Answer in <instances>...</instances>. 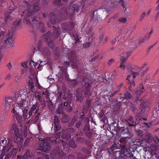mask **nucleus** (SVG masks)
Here are the masks:
<instances>
[{
  "label": "nucleus",
  "mask_w": 159,
  "mask_h": 159,
  "mask_svg": "<svg viewBox=\"0 0 159 159\" xmlns=\"http://www.w3.org/2000/svg\"><path fill=\"white\" fill-rule=\"evenodd\" d=\"M135 132L136 134L138 136L141 137L143 135V131L140 129H135Z\"/></svg>",
  "instance_id": "603ef678"
},
{
  "label": "nucleus",
  "mask_w": 159,
  "mask_h": 159,
  "mask_svg": "<svg viewBox=\"0 0 159 159\" xmlns=\"http://www.w3.org/2000/svg\"><path fill=\"white\" fill-rule=\"evenodd\" d=\"M28 84L29 86V89H30V90H32L34 88V82L32 79H30L29 81Z\"/></svg>",
  "instance_id": "a19ab883"
},
{
  "label": "nucleus",
  "mask_w": 159,
  "mask_h": 159,
  "mask_svg": "<svg viewBox=\"0 0 159 159\" xmlns=\"http://www.w3.org/2000/svg\"><path fill=\"white\" fill-rule=\"evenodd\" d=\"M97 11L96 10L94 11L93 12L92 11V15L91 16L90 19L92 21H94L95 22H97L98 18H99V16L96 14V15H94L95 12Z\"/></svg>",
  "instance_id": "c756f323"
},
{
  "label": "nucleus",
  "mask_w": 159,
  "mask_h": 159,
  "mask_svg": "<svg viewBox=\"0 0 159 159\" xmlns=\"http://www.w3.org/2000/svg\"><path fill=\"white\" fill-rule=\"evenodd\" d=\"M61 121L62 123H66L69 122L70 118L69 116H66V117H63L61 118Z\"/></svg>",
  "instance_id": "a18cd8bd"
},
{
  "label": "nucleus",
  "mask_w": 159,
  "mask_h": 159,
  "mask_svg": "<svg viewBox=\"0 0 159 159\" xmlns=\"http://www.w3.org/2000/svg\"><path fill=\"white\" fill-rule=\"evenodd\" d=\"M89 127L85 126L83 128V130L85 132L86 136L89 139H90L92 137V132L90 130Z\"/></svg>",
  "instance_id": "4be33fe9"
},
{
  "label": "nucleus",
  "mask_w": 159,
  "mask_h": 159,
  "mask_svg": "<svg viewBox=\"0 0 159 159\" xmlns=\"http://www.w3.org/2000/svg\"><path fill=\"white\" fill-rule=\"evenodd\" d=\"M83 124V123L81 121L79 120L75 124V127L77 128L81 127L82 126V125Z\"/></svg>",
  "instance_id": "13d9d810"
},
{
  "label": "nucleus",
  "mask_w": 159,
  "mask_h": 159,
  "mask_svg": "<svg viewBox=\"0 0 159 159\" xmlns=\"http://www.w3.org/2000/svg\"><path fill=\"white\" fill-rule=\"evenodd\" d=\"M12 105L3 103V113L5 115H7V113L9 111Z\"/></svg>",
  "instance_id": "bb28decb"
},
{
  "label": "nucleus",
  "mask_w": 159,
  "mask_h": 159,
  "mask_svg": "<svg viewBox=\"0 0 159 159\" xmlns=\"http://www.w3.org/2000/svg\"><path fill=\"white\" fill-rule=\"evenodd\" d=\"M91 43L90 42H85L84 43L83 46L84 48H87L89 47L90 46V44Z\"/></svg>",
  "instance_id": "338daca9"
},
{
  "label": "nucleus",
  "mask_w": 159,
  "mask_h": 159,
  "mask_svg": "<svg viewBox=\"0 0 159 159\" xmlns=\"http://www.w3.org/2000/svg\"><path fill=\"white\" fill-rule=\"evenodd\" d=\"M43 52V54L47 56L50 55L51 54L50 52L48 47H45Z\"/></svg>",
  "instance_id": "8fccbe9b"
},
{
  "label": "nucleus",
  "mask_w": 159,
  "mask_h": 159,
  "mask_svg": "<svg viewBox=\"0 0 159 159\" xmlns=\"http://www.w3.org/2000/svg\"><path fill=\"white\" fill-rule=\"evenodd\" d=\"M17 149L14 147L11 148L10 146H4L0 156V159H13L17 154L16 150Z\"/></svg>",
  "instance_id": "f03ea898"
},
{
  "label": "nucleus",
  "mask_w": 159,
  "mask_h": 159,
  "mask_svg": "<svg viewBox=\"0 0 159 159\" xmlns=\"http://www.w3.org/2000/svg\"><path fill=\"white\" fill-rule=\"evenodd\" d=\"M10 132L12 134L11 136L12 139L16 136L18 135H22V130L21 129H19L18 126L15 124H13L12 125V129H11Z\"/></svg>",
  "instance_id": "1a4fd4ad"
},
{
  "label": "nucleus",
  "mask_w": 159,
  "mask_h": 159,
  "mask_svg": "<svg viewBox=\"0 0 159 159\" xmlns=\"http://www.w3.org/2000/svg\"><path fill=\"white\" fill-rule=\"evenodd\" d=\"M119 145L120 144L118 142L117 144H116V143L114 142L113 144L111 146L109 149H110L111 150L113 151L114 150V148H118L120 149V148Z\"/></svg>",
  "instance_id": "37998d69"
},
{
  "label": "nucleus",
  "mask_w": 159,
  "mask_h": 159,
  "mask_svg": "<svg viewBox=\"0 0 159 159\" xmlns=\"http://www.w3.org/2000/svg\"><path fill=\"white\" fill-rule=\"evenodd\" d=\"M48 106L50 110H52L53 108V103L51 101H50L48 102Z\"/></svg>",
  "instance_id": "e2e57ef3"
},
{
  "label": "nucleus",
  "mask_w": 159,
  "mask_h": 159,
  "mask_svg": "<svg viewBox=\"0 0 159 159\" xmlns=\"http://www.w3.org/2000/svg\"><path fill=\"white\" fill-rule=\"evenodd\" d=\"M140 88L139 90H137L136 91L135 94L137 97H139L140 94L143 92L144 90V88L143 86H140Z\"/></svg>",
  "instance_id": "4c0bfd02"
},
{
  "label": "nucleus",
  "mask_w": 159,
  "mask_h": 159,
  "mask_svg": "<svg viewBox=\"0 0 159 159\" xmlns=\"http://www.w3.org/2000/svg\"><path fill=\"white\" fill-rule=\"evenodd\" d=\"M15 98L14 97H7L5 98L4 103L13 105V102L14 101Z\"/></svg>",
  "instance_id": "c85d7f7f"
},
{
  "label": "nucleus",
  "mask_w": 159,
  "mask_h": 159,
  "mask_svg": "<svg viewBox=\"0 0 159 159\" xmlns=\"http://www.w3.org/2000/svg\"><path fill=\"white\" fill-rule=\"evenodd\" d=\"M52 153L55 156H58L60 157H62L65 154L64 151L61 149L59 147H56L53 149Z\"/></svg>",
  "instance_id": "f8f14e48"
},
{
  "label": "nucleus",
  "mask_w": 159,
  "mask_h": 159,
  "mask_svg": "<svg viewBox=\"0 0 159 159\" xmlns=\"http://www.w3.org/2000/svg\"><path fill=\"white\" fill-rule=\"evenodd\" d=\"M12 140L15 143H17L18 142L21 143L23 140V138L21 136V135H18V136L14 137Z\"/></svg>",
  "instance_id": "72a5a7b5"
},
{
  "label": "nucleus",
  "mask_w": 159,
  "mask_h": 159,
  "mask_svg": "<svg viewBox=\"0 0 159 159\" xmlns=\"http://www.w3.org/2000/svg\"><path fill=\"white\" fill-rule=\"evenodd\" d=\"M159 147L154 143V144H151L150 145V148L152 151H155L157 150V147Z\"/></svg>",
  "instance_id": "6e6d98bb"
},
{
  "label": "nucleus",
  "mask_w": 159,
  "mask_h": 159,
  "mask_svg": "<svg viewBox=\"0 0 159 159\" xmlns=\"http://www.w3.org/2000/svg\"><path fill=\"white\" fill-rule=\"evenodd\" d=\"M77 118L76 116H74L72 119L70 124L69 125V126H72L77 121Z\"/></svg>",
  "instance_id": "09e8293b"
},
{
  "label": "nucleus",
  "mask_w": 159,
  "mask_h": 159,
  "mask_svg": "<svg viewBox=\"0 0 159 159\" xmlns=\"http://www.w3.org/2000/svg\"><path fill=\"white\" fill-rule=\"evenodd\" d=\"M91 87V83L87 82L85 83L83 88L87 89H89V90H90Z\"/></svg>",
  "instance_id": "864d4df0"
},
{
  "label": "nucleus",
  "mask_w": 159,
  "mask_h": 159,
  "mask_svg": "<svg viewBox=\"0 0 159 159\" xmlns=\"http://www.w3.org/2000/svg\"><path fill=\"white\" fill-rule=\"evenodd\" d=\"M15 34L14 32H11V36H10V32H9V33L7 34V35L5 36V39L3 41V44L6 46H8V43H9L10 44H11L13 42L14 39V35Z\"/></svg>",
  "instance_id": "9d476101"
},
{
  "label": "nucleus",
  "mask_w": 159,
  "mask_h": 159,
  "mask_svg": "<svg viewBox=\"0 0 159 159\" xmlns=\"http://www.w3.org/2000/svg\"><path fill=\"white\" fill-rule=\"evenodd\" d=\"M54 121L52 123V125L54 126V129L55 132L57 131H59L56 133L54 135V137L56 138H60L61 135V125L60 124V120L57 116H55L54 117Z\"/></svg>",
  "instance_id": "39448f33"
},
{
  "label": "nucleus",
  "mask_w": 159,
  "mask_h": 159,
  "mask_svg": "<svg viewBox=\"0 0 159 159\" xmlns=\"http://www.w3.org/2000/svg\"><path fill=\"white\" fill-rule=\"evenodd\" d=\"M2 138H0V143L2 146H10L11 148L13 147V145L11 144H9L10 142V139H7L8 140H7L5 139H1Z\"/></svg>",
  "instance_id": "5701e85b"
},
{
  "label": "nucleus",
  "mask_w": 159,
  "mask_h": 159,
  "mask_svg": "<svg viewBox=\"0 0 159 159\" xmlns=\"http://www.w3.org/2000/svg\"><path fill=\"white\" fill-rule=\"evenodd\" d=\"M132 97V95L130 93L126 92L124 94L123 99L128 100L131 99Z\"/></svg>",
  "instance_id": "ea45409f"
},
{
  "label": "nucleus",
  "mask_w": 159,
  "mask_h": 159,
  "mask_svg": "<svg viewBox=\"0 0 159 159\" xmlns=\"http://www.w3.org/2000/svg\"><path fill=\"white\" fill-rule=\"evenodd\" d=\"M104 114V112L103 111H101L98 113V116L100 119H103V116Z\"/></svg>",
  "instance_id": "680f3d73"
},
{
  "label": "nucleus",
  "mask_w": 159,
  "mask_h": 159,
  "mask_svg": "<svg viewBox=\"0 0 159 159\" xmlns=\"http://www.w3.org/2000/svg\"><path fill=\"white\" fill-rule=\"evenodd\" d=\"M15 10V9H9L7 10V12L5 13V21L6 22H7L11 20V17L10 15L11 14L12 12L14 11Z\"/></svg>",
  "instance_id": "a878e982"
},
{
  "label": "nucleus",
  "mask_w": 159,
  "mask_h": 159,
  "mask_svg": "<svg viewBox=\"0 0 159 159\" xmlns=\"http://www.w3.org/2000/svg\"><path fill=\"white\" fill-rule=\"evenodd\" d=\"M63 141H62L60 138H56L55 144H61V143H63Z\"/></svg>",
  "instance_id": "774afa93"
},
{
  "label": "nucleus",
  "mask_w": 159,
  "mask_h": 159,
  "mask_svg": "<svg viewBox=\"0 0 159 159\" xmlns=\"http://www.w3.org/2000/svg\"><path fill=\"white\" fill-rule=\"evenodd\" d=\"M68 144L70 147L73 148H75L77 147V145L75 141L72 139L69 141Z\"/></svg>",
  "instance_id": "e433bc0d"
},
{
  "label": "nucleus",
  "mask_w": 159,
  "mask_h": 159,
  "mask_svg": "<svg viewBox=\"0 0 159 159\" xmlns=\"http://www.w3.org/2000/svg\"><path fill=\"white\" fill-rule=\"evenodd\" d=\"M146 141L148 143H155L159 146V139L156 136H153L149 133H147L146 136Z\"/></svg>",
  "instance_id": "6e6552de"
},
{
  "label": "nucleus",
  "mask_w": 159,
  "mask_h": 159,
  "mask_svg": "<svg viewBox=\"0 0 159 159\" xmlns=\"http://www.w3.org/2000/svg\"><path fill=\"white\" fill-rule=\"evenodd\" d=\"M130 154L128 151L120 150V155L117 158L118 159H129Z\"/></svg>",
  "instance_id": "4468645a"
},
{
  "label": "nucleus",
  "mask_w": 159,
  "mask_h": 159,
  "mask_svg": "<svg viewBox=\"0 0 159 159\" xmlns=\"http://www.w3.org/2000/svg\"><path fill=\"white\" fill-rule=\"evenodd\" d=\"M82 151L85 153L87 154H89L90 153V150L89 149L85 147H84L82 149Z\"/></svg>",
  "instance_id": "bf43d9fd"
},
{
  "label": "nucleus",
  "mask_w": 159,
  "mask_h": 159,
  "mask_svg": "<svg viewBox=\"0 0 159 159\" xmlns=\"http://www.w3.org/2000/svg\"><path fill=\"white\" fill-rule=\"evenodd\" d=\"M119 131L120 133L126 136H130V132L128 127H121L119 128Z\"/></svg>",
  "instance_id": "a211bd4d"
},
{
  "label": "nucleus",
  "mask_w": 159,
  "mask_h": 159,
  "mask_svg": "<svg viewBox=\"0 0 159 159\" xmlns=\"http://www.w3.org/2000/svg\"><path fill=\"white\" fill-rule=\"evenodd\" d=\"M76 142L79 143H85L87 145L90 146V142L87 140L84 137H77L76 139Z\"/></svg>",
  "instance_id": "393cba45"
},
{
  "label": "nucleus",
  "mask_w": 159,
  "mask_h": 159,
  "mask_svg": "<svg viewBox=\"0 0 159 159\" xmlns=\"http://www.w3.org/2000/svg\"><path fill=\"white\" fill-rule=\"evenodd\" d=\"M61 0H54L53 4L56 6H59L61 4Z\"/></svg>",
  "instance_id": "4d7b16f0"
},
{
  "label": "nucleus",
  "mask_w": 159,
  "mask_h": 159,
  "mask_svg": "<svg viewBox=\"0 0 159 159\" xmlns=\"http://www.w3.org/2000/svg\"><path fill=\"white\" fill-rule=\"evenodd\" d=\"M20 93L22 101L20 103H15L14 106L18 107L20 108H25L28 106V101L27 100L28 95L26 91H23L21 90Z\"/></svg>",
  "instance_id": "20e7f679"
},
{
  "label": "nucleus",
  "mask_w": 159,
  "mask_h": 159,
  "mask_svg": "<svg viewBox=\"0 0 159 159\" xmlns=\"http://www.w3.org/2000/svg\"><path fill=\"white\" fill-rule=\"evenodd\" d=\"M128 138V136L123 137L118 142L119 143L120 148V150L128 151L127 145L126 144L127 140L126 138Z\"/></svg>",
  "instance_id": "9b49d317"
},
{
  "label": "nucleus",
  "mask_w": 159,
  "mask_h": 159,
  "mask_svg": "<svg viewBox=\"0 0 159 159\" xmlns=\"http://www.w3.org/2000/svg\"><path fill=\"white\" fill-rule=\"evenodd\" d=\"M21 108L22 110V112L23 113V117L24 119H28L29 110L28 109L25 108L23 109V108Z\"/></svg>",
  "instance_id": "f704fd0d"
},
{
  "label": "nucleus",
  "mask_w": 159,
  "mask_h": 159,
  "mask_svg": "<svg viewBox=\"0 0 159 159\" xmlns=\"http://www.w3.org/2000/svg\"><path fill=\"white\" fill-rule=\"evenodd\" d=\"M58 75L60 77V80L62 81L64 79H65L69 82L71 86L75 87V86L77 85L79 83L78 81L75 79L70 80L69 78V75L66 71L64 69H62L59 71Z\"/></svg>",
  "instance_id": "7ed1b4c3"
},
{
  "label": "nucleus",
  "mask_w": 159,
  "mask_h": 159,
  "mask_svg": "<svg viewBox=\"0 0 159 159\" xmlns=\"http://www.w3.org/2000/svg\"><path fill=\"white\" fill-rule=\"evenodd\" d=\"M36 27L39 29L40 31L43 33L46 30V28L44 26V25L42 21H37Z\"/></svg>",
  "instance_id": "b1692460"
},
{
  "label": "nucleus",
  "mask_w": 159,
  "mask_h": 159,
  "mask_svg": "<svg viewBox=\"0 0 159 159\" xmlns=\"http://www.w3.org/2000/svg\"><path fill=\"white\" fill-rule=\"evenodd\" d=\"M158 124V121H157V123L155 124L153 123V121H152L150 123L146 124V125L148 127H150L151 126V125H157Z\"/></svg>",
  "instance_id": "052dcab7"
},
{
  "label": "nucleus",
  "mask_w": 159,
  "mask_h": 159,
  "mask_svg": "<svg viewBox=\"0 0 159 159\" xmlns=\"http://www.w3.org/2000/svg\"><path fill=\"white\" fill-rule=\"evenodd\" d=\"M39 139L40 141L39 143V147L37 149L44 152H48L51 149V146L49 143L44 139L41 138Z\"/></svg>",
  "instance_id": "0eeeda50"
},
{
  "label": "nucleus",
  "mask_w": 159,
  "mask_h": 159,
  "mask_svg": "<svg viewBox=\"0 0 159 159\" xmlns=\"http://www.w3.org/2000/svg\"><path fill=\"white\" fill-rule=\"evenodd\" d=\"M128 57H127V58H125L123 56H120V64H123L125 63Z\"/></svg>",
  "instance_id": "5fc2aeb1"
},
{
  "label": "nucleus",
  "mask_w": 159,
  "mask_h": 159,
  "mask_svg": "<svg viewBox=\"0 0 159 159\" xmlns=\"http://www.w3.org/2000/svg\"><path fill=\"white\" fill-rule=\"evenodd\" d=\"M91 104V100L89 99H87L85 102V103L83 106V110H88Z\"/></svg>",
  "instance_id": "2f4dec72"
},
{
  "label": "nucleus",
  "mask_w": 159,
  "mask_h": 159,
  "mask_svg": "<svg viewBox=\"0 0 159 159\" xmlns=\"http://www.w3.org/2000/svg\"><path fill=\"white\" fill-rule=\"evenodd\" d=\"M43 95H45L47 98H48L50 93L48 90H46L45 92H43L42 93Z\"/></svg>",
  "instance_id": "69168bd1"
},
{
  "label": "nucleus",
  "mask_w": 159,
  "mask_h": 159,
  "mask_svg": "<svg viewBox=\"0 0 159 159\" xmlns=\"http://www.w3.org/2000/svg\"><path fill=\"white\" fill-rule=\"evenodd\" d=\"M126 120L128 123L129 127H135L137 125L136 121L135 122L133 117L131 116H128L127 118V120Z\"/></svg>",
  "instance_id": "f3484780"
},
{
  "label": "nucleus",
  "mask_w": 159,
  "mask_h": 159,
  "mask_svg": "<svg viewBox=\"0 0 159 159\" xmlns=\"http://www.w3.org/2000/svg\"><path fill=\"white\" fill-rule=\"evenodd\" d=\"M11 112L13 114H14L13 116L15 117L16 120L18 122L20 123L22 122L23 121L22 116L19 114V112H17L15 110V107L13 108Z\"/></svg>",
  "instance_id": "dca6fc26"
},
{
  "label": "nucleus",
  "mask_w": 159,
  "mask_h": 159,
  "mask_svg": "<svg viewBox=\"0 0 159 159\" xmlns=\"http://www.w3.org/2000/svg\"><path fill=\"white\" fill-rule=\"evenodd\" d=\"M57 16L56 14L53 12H50L49 20L51 23L52 25H54L57 21Z\"/></svg>",
  "instance_id": "412c9836"
},
{
  "label": "nucleus",
  "mask_w": 159,
  "mask_h": 159,
  "mask_svg": "<svg viewBox=\"0 0 159 159\" xmlns=\"http://www.w3.org/2000/svg\"><path fill=\"white\" fill-rule=\"evenodd\" d=\"M40 115V113L33 114L32 117L29 119V122H31V123H36L39 120Z\"/></svg>",
  "instance_id": "6ab92c4d"
},
{
  "label": "nucleus",
  "mask_w": 159,
  "mask_h": 159,
  "mask_svg": "<svg viewBox=\"0 0 159 159\" xmlns=\"http://www.w3.org/2000/svg\"><path fill=\"white\" fill-rule=\"evenodd\" d=\"M79 119L80 121H81L83 124L84 123H88L89 122V119L88 118L85 116L84 113L80 115L79 117Z\"/></svg>",
  "instance_id": "cd10ccee"
},
{
  "label": "nucleus",
  "mask_w": 159,
  "mask_h": 159,
  "mask_svg": "<svg viewBox=\"0 0 159 159\" xmlns=\"http://www.w3.org/2000/svg\"><path fill=\"white\" fill-rule=\"evenodd\" d=\"M64 66H73L74 67H75V65H74V63L72 61H65L64 63Z\"/></svg>",
  "instance_id": "c03bdc74"
},
{
  "label": "nucleus",
  "mask_w": 159,
  "mask_h": 159,
  "mask_svg": "<svg viewBox=\"0 0 159 159\" xmlns=\"http://www.w3.org/2000/svg\"><path fill=\"white\" fill-rule=\"evenodd\" d=\"M37 152L38 153H41V152ZM41 155L42 156L39 157L36 159H48L49 157L47 154L45 153H41Z\"/></svg>",
  "instance_id": "79ce46f5"
},
{
  "label": "nucleus",
  "mask_w": 159,
  "mask_h": 159,
  "mask_svg": "<svg viewBox=\"0 0 159 159\" xmlns=\"http://www.w3.org/2000/svg\"><path fill=\"white\" fill-rule=\"evenodd\" d=\"M40 0H38L36 3L34 4L31 7L29 10H26L23 12L25 13L26 16L24 18V21L28 25L30 29H33L34 24L37 21L35 16H32L34 14L35 12L39 11L40 7L38 6Z\"/></svg>",
  "instance_id": "f257e3e1"
},
{
  "label": "nucleus",
  "mask_w": 159,
  "mask_h": 159,
  "mask_svg": "<svg viewBox=\"0 0 159 159\" xmlns=\"http://www.w3.org/2000/svg\"><path fill=\"white\" fill-rule=\"evenodd\" d=\"M74 24V23L73 22H71L70 23V25H71L72 27H70V26L69 24H68L67 23L64 22L63 24V26H66L65 29L66 30H71V29L73 28V25Z\"/></svg>",
  "instance_id": "c9c22d12"
},
{
  "label": "nucleus",
  "mask_w": 159,
  "mask_h": 159,
  "mask_svg": "<svg viewBox=\"0 0 159 159\" xmlns=\"http://www.w3.org/2000/svg\"><path fill=\"white\" fill-rule=\"evenodd\" d=\"M80 6L77 3L74 4L72 6V10L73 11H75L77 12H78L80 9Z\"/></svg>",
  "instance_id": "58836bf2"
},
{
  "label": "nucleus",
  "mask_w": 159,
  "mask_h": 159,
  "mask_svg": "<svg viewBox=\"0 0 159 159\" xmlns=\"http://www.w3.org/2000/svg\"><path fill=\"white\" fill-rule=\"evenodd\" d=\"M148 103L146 102H143L139 105V107L138 109V111L140 114H143L145 111V110H147V108L149 109L148 106Z\"/></svg>",
  "instance_id": "2eb2a0df"
},
{
  "label": "nucleus",
  "mask_w": 159,
  "mask_h": 159,
  "mask_svg": "<svg viewBox=\"0 0 159 159\" xmlns=\"http://www.w3.org/2000/svg\"><path fill=\"white\" fill-rule=\"evenodd\" d=\"M45 37V40L48 42V46L52 49H53L54 48L53 43V41L54 40H52L51 39H50L49 38H48V37Z\"/></svg>",
  "instance_id": "473e14b6"
},
{
  "label": "nucleus",
  "mask_w": 159,
  "mask_h": 159,
  "mask_svg": "<svg viewBox=\"0 0 159 159\" xmlns=\"http://www.w3.org/2000/svg\"><path fill=\"white\" fill-rule=\"evenodd\" d=\"M37 107V106L36 104L32 106L29 110L33 112H34V111L35 110V109H36Z\"/></svg>",
  "instance_id": "0e129e2a"
},
{
  "label": "nucleus",
  "mask_w": 159,
  "mask_h": 159,
  "mask_svg": "<svg viewBox=\"0 0 159 159\" xmlns=\"http://www.w3.org/2000/svg\"><path fill=\"white\" fill-rule=\"evenodd\" d=\"M120 89H118L117 90H116L113 93H111V94H110L111 92H109L108 93V94H109V96L110 98H112L116 94H118L120 93Z\"/></svg>",
  "instance_id": "de8ad7c7"
},
{
  "label": "nucleus",
  "mask_w": 159,
  "mask_h": 159,
  "mask_svg": "<svg viewBox=\"0 0 159 159\" xmlns=\"http://www.w3.org/2000/svg\"><path fill=\"white\" fill-rule=\"evenodd\" d=\"M125 104L126 105H127L128 106H129L130 109L134 113L135 112L136 110V108L135 107L134 104L131 101H128L127 102L125 103Z\"/></svg>",
  "instance_id": "7c9ffc66"
},
{
  "label": "nucleus",
  "mask_w": 159,
  "mask_h": 159,
  "mask_svg": "<svg viewBox=\"0 0 159 159\" xmlns=\"http://www.w3.org/2000/svg\"><path fill=\"white\" fill-rule=\"evenodd\" d=\"M78 89L80 91H81L82 93H83L84 95H87L90 91L89 89H87L84 88H83L82 89Z\"/></svg>",
  "instance_id": "49530a36"
},
{
  "label": "nucleus",
  "mask_w": 159,
  "mask_h": 159,
  "mask_svg": "<svg viewBox=\"0 0 159 159\" xmlns=\"http://www.w3.org/2000/svg\"><path fill=\"white\" fill-rule=\"evenodd\" d=\"M76 102H81L83 100L84 97L82 92L77 89L76 90Z\"/></svg>",
  "instance_id": "aec40b11"
},
{
  "label": "nucleus",
  "mask_w": 159,
  "mask_h": 159,
  "mask_svg": "<svg viewBox=\"0 0 159 159\" xmlns=\"http://www.w3.org/2000/svg\"><path fill=\"white\" fill-rule=\"evenodd\" d=\"M61 137L62 139H65L66 140L69 139L71 137V135L69 133L63 134Z\"/></svg>",
  "instance_id": "3c124183"
},
{
  "label": "nucleus",
  "mask_w": 159,
  "mask_h": 159,
  "mask_svg": "<svg viewBox=\"0 0 159 159\" xmlns=\"http://www.w3.org/2000/svg\"><path fill=\"white\" fill-rule=\"evenodd\" d=\"M52 27L54 28V29L52 34H51L50 32L48 31L44 34V36L48 37L52 40H54L55 39H57L61 34V30L60 28L58 26L56 27L53 26Z\"/></svg>",
  "instance_id": "423d86ee"
},
{
  "label": "nucleus",
  "mask_w": 159,
  "mask_h": 159,
  "mask_svg": "<svg viewBox=\"0 0 159 159\" xmlns=\"http://www.w3.org/2000/svg\"><path fill=\"white\" fill-rule=\"evenodd\" d=\"M62 99L66 100L64 103V105L65 106V108L67 112H70L73 110L72 107L70 106L71 101L68 100V98L66 97H63Z\"/></svg>",
  "instance_id": "ddd939ff"
}]
</instances>
